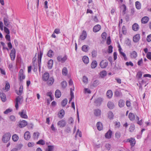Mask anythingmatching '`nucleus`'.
<instances>
[{
  "mask_svg": "<svg viewBox=\"0 0 151 151\" xmlns=\"http://www.w3.org/2000/svg\"><path fill=\"white\" fill-rule=\"evenodd\" d=\"M125 43L127 46L130 48L132 46L131 40L129 39H128L125 41Z\"/></svg>",
  "mask_w": 151,
  "mask_h": 151,
  "instance_id": "34",
  "label": "nucleus"
},
{
  "mask_svg": "<svg viewBox=\"0 0 151 151\" xmlns=\"http://www.w3.org/2000/svg\"><path fill=\"white\" fill-rule=\"evenodd\" d=\"M23 146L22 144H20L17 146V147L16 148L17 149V150L18 151V150H20L22 147Z\"/></svg>",
  "mask_w": 151,
  "mask_h": 151,
  "instance_id": "57",
  "label": "nucleus"
},
{
  "mask_svg": "<svg viewBox=\"0 0 151 151\" xmlns=\"http://www.w3.org/2000/svg\"><path fill=\"white\" fill-rule=\"evenodd\" d=\"M113 47L111 45L110 46H109L108 47V52L109 53H112L113 51Z\"/></svg>",
  "mask_w": 151,
  "mask_h": 151,
  "instance_id": "50",
  "label": "nucleus"
},
{
  "mask_svg": "<svg viewBox=\"0 0 151 151\" xmlns=\"http://www.w3.org/2000/svg\"><path fill=\"white\" fill-rule=\"evenodd\" d=\"M23 87L22 86H20L19 88V91H17L16 92L17 94L19 96H20L23 92Z\"/></svg>",
  "mask_w": 151,
  "mask_h": 151,
  "instance_id": "41",
  "label": "nucleus"
},
{
  "mask_svg": "<svg viewBox=\"0 0 151 151\" xmlns=\"http://www.w3.org/2000/svg\"><path fill=\"white\" fill-rule=\"evenodd\" d=\"M113 93L111 90H109L106 93V95L107 97L109 98H111L112 97Z\"/></svg>",
  "mask_w": 151,
  "mask_h": 151,
  "instance_id": "32",
  "label": "nucleus"
},
{
  "mask_svg": "<svg viewBox=\"0 0 151 151\" xmlns=\"http://www.w3.org/2000/svg\"><path fill=\"white\" fill-rule=\"evenodd\" d=\"M11 134L9 133H6L3 136L2 141L4 143L7 142L10 139L11 137Z\"/></svg>",
  "mask_w": 151,
  "mask_h": 151,
  "instance_id": "1",
  "label": "nucleus"
},
{
  "mask_svg": "<svg viewBox=\"0 0 151 151\" xmlns=\"http://www.w3.org/2000/svg\"><path fill=\"white\" fill-rule=\"evenodd\" d=\"M68 102V100L66 99H63L61 102V105L63 106H65L67 104Z\"/></svg>",
  "mask_w": 151,
  "mask_h": 151,
  "instance_id": "44",
  "label": "nucleus"
},
{
  "mask_svg": "<svg viewBox=\"0 0 151 151\" xmlns=\"http://www.w3.org/2000/svg\"><path fill=\"white\" fill-rule=\"evenodd\" d=\"M82 60L83 62L86 63L87 64L89 62V58L88 57L85 56L82 58Z\"/></svg>",
  "mask_w": 151,
  "mask_h": 151,
  "instance_id": "31",
  "label": "nucleus"
},
{
  "mask_svg": "<svg viewBox=\"0 0 151 151\" xmlns=\"http://www.w3.org/2000/svg\"><path fill=\"white\" fill-rule=\"evenodd\" d=\"M101 28V26L100 25L97 24L94 27L93 29V31L94 32H97L100 30Z\"/></svg>",
  "mask_w": 151,
  "mask_h": 151,
  "instance_id": "20",
  "label": "nucleus"
},
{
  "mask_svg": "<svg viewBox=\"0 0 151 151\" xmlns=\"http://www.w3.org/2000/svg\"><path fill=\"white\" fill-rule=\"evenodd\" d=\"M107 75V72L106 70H103L100 73V75L102 78L106 76Z\"/></svg>",
  "mask_w": 151,
  "mask_h": 151,
  "instance_id": "40",
  "label": "nucleus"
},
{
  "mask_svg": "<svg viewBox=\"0 0 151 151\" xmlns=\"http://www.w3.org/2000/svg\"><path fill=\"white\" fill-rule=\"evenodd\" d=\"M86 37L87 33L86 32L85 30H83L82 34L80 36L79 39L81 40H83L85 39Z\"/></svg>",
  "mask_w": 151,
  "mask_h": 151,
  "instance_id": "11",
  "label": "nucleus"
},
{
  "mask_svg": "<svg viewBox=\"0 0 151 151\" xmlns=\"http://www.w3.org/2000/svg\"><path fill=\"white\" fill-rule=\"evenodd\" d=\"M4 31L7 34H9L10 31L9 29L6 27H4Z\"/></svg>",
  "mask_w": 151,
  "mask_h": 151,
  "instance_id": "63",
  "label": "nucleus"
},
{
  "mask_svg": "<svg viewBox=\"0 0 151 151\" xmlns=\"http://www.w3.org/2000/svg\"><path fill=\"white\" fill-rule=\"evenodd\" d=\"M135 4L136 8L137 9H139L141 8V3L139 1H136Z\"/></svg>",
  "mask_w": 151,
  "mask_h": 151,
  "instance_id": "38",
  "label": "nucleus"
},
{
  "mask_svg": "<svg viewBox=\"0 0 151 151\" xmlns=\"http://www.w3.org/2000/svg\"><path fill=\"white\" fill-rule=\"evenodd\" d=\"M101 111L99 109H96L94 111V114L96 116H99L101 115Z\"/></svg>",
  "mask_w": 151,
  "mask_h": 151,
  "instance_id": "30",
  "label": "nucleus"
},
{
  "mask_svg": "<svg viewBox=\"0 0 151 151\" xmlns=\"http://www.w3.org/2000/svg\"><path fill=\"white\" fill-rule=\"evenodd\" d=\"M57 59L59 62H61L62 63L65 62V61L67 59V57L66 55L63 58H62L61 56H59L58 57Z\"/></svg>",
  "mask_w": 151,
  "mask_h": 151,
  "instance_id": "9",
  "label": "nucleus"
},
{
  "mask_svg": "<svg viewBox=\"0 0 151 151\" xmlns=\"http://www.w3.org/2000/svg\"><path fill=\"white\" fill-rule=\"evenodd\" d=\"M103 101V99L99 97L95 99L94 102L96 106H99L101 105Z\"/></svg>",
  "mask_w": 151,
  "mask_h": 151,
  "instance_id": "6",
  "label": "nucleus"
},
{
  "mask_svg": "<svg viewBox=\"0 0 151 151\" xmlns=\"http://www.w3.org/2000/svg\"><path fill=\"white\" fill-rule=\"evenodd\" d=\"M99 65L101 68H104L107 66L108 62L106 60H102L100 62Z\"/></svg>",
  "mask_w": 151,
  "mask_h": 151,
  "instance_id": "4",
  "label": "nucleus"
},
{
  "mask_svg": "<svg viewBox=\"0 0 151 151\" xmlns=\"http://www.w3.org/2000/svg\"><path fill=\"white\" fill-rule=\"evenodd\" d=\"M54 147L53 146L48 145V151H53Z\"/></svg>",
  "mask_w": 151,
  "mask_h": 151,
  "instance_id": "59",
  "label": "nucleus"
},
{
  "mask_svg": "<svg viewBox=\"0 0 151 151\" xmlns=\"http://www.w3.org/2000/svg\"><path fill=\"white\" fill-rule=\"evenodd\" d=\"M105 147L106 150H109L111 148V146L109 144L107 143L105 144Z\"/></svg>",
  "mask_w": 151,
  "mask_h": 151,
  "instance_id": "49",
  "label": "nucleus"
},
{
  "mask_svg": "<svg viewBox=\"0 0 151 151\" xmlns=\"http://www.w3.org/2000/svg\"><path fill=\"white\" fill-rule=\"evenodd\" d=\"M99 84L98 81L97 80L94 81L92 84L93 86L94 87H96Z\"/></svg>",
  "mask_w": 151,
  "mask_h": 151,
  "instance_id": "62",
  "label": "nucleus"
},
{
  "mask_svg": "<svg viewBox=\"0 0 151 151\" xmlns=\"http://www.w3.org/2000/svg\"><path fill=\"white\" fill-rule=\"evenodd\" d=\"M130 54L131 55V57L132 58H135L137 56V53L135 51H132Z\"/></svg>",
  "mask_w": 151,
  "mask_h": 151,
  "instance_id": "25",
  "label": "nucleus"
},
{
  "mask_svg": "<svg viewBox=\"0 0 151 151\" xmlns=\"http://www.w3.org/2000/svg\"><path fill=\"white\" fill-rule=\"evenodd\" d=\"M97 63L96 60L93 61L91 63V67L92 68H95L97 66Z\"/></svg>",
  "mask_w": 151,
  "mask_h": 151,
  "instance_id": "36",
  "label": "nucleus"
},
{
  "mask_svg": "<svg viewBox=\"0 0 151 151\" xmlns=\"http://www.w3.org/2000/svg\"><path fill=\"white\" fill-rule=\"evenodd\" d=\"M122 31L124 35H126L127 33V30L126 27L125 26H123L122 28Z\"/></svg>",
  "mask_w": 151,
  "mask_h": 151,
  "instance_id": "53",
  "label": "nucleus"
},
{
  "mask_svg": "<svg viewBox=\"0 0 151 151\" xmlns=\"http://www.w3.org/2000/svg\"><path fill=\"white\" fill-rule=\"evenodd\" d=\"M65 112L64 110L63 109L61 110L59 112L58 114V116L60 119H62L63 117L65 115Z\"/></svg>",
  "mask_w": 151,
  "mask_h": 151,
  "instance_id": "16",
  "label": "nucleus"
},
{
  "mask_svg": "<svg viewBox=\"0 0 151 151\" xmlns=\"http://www.w3.org/2000/svg\"><path fill=\"white\" fill-rule=\"evenodd\" d=\"M53 61L52 59H50L47 63V66L49 69H51L53 66Z\"/></svg>",
  "mask_w": 151,
  "mask_h": 151,
  "instance_id": "22",
  "label": "nucleus"
},
{
  "mask_svg": "<svg viewBox=\"0 0 151 151\" xmlns=\"http://www.w3.org/2000/svg\"><path fill=\"white\" fill-rule=\"evenodd\" d=\"M108 117L110 119H112L114 116V115L113 112L110 111L108 113Z\"/></svg>",
  "mask_w": 151,
  "mask_h": 151,
  "instance_id": "37",
  "label": "nucleus"
},
{
  "mask_svg": "<svg viewBox=\"0 0 151 151\" xmlns=\"http://www.w3.org/2000/svg\"><path fill=\"white\" fill-rule=\"evenodd\" d=\"M0 98L3 102H4L6 101V95L4 93H2L1 91H0Z\"/></svg>",
  "mask_w": 151,
  "mask_h": 151,
  "instance_id": "13",
  "label": "nucleus"
},
{
  "mask_svg": "<svg viewBox=\"0 0 151 151\" xmlns=\"http://www.w3.org/2000/svg\"><path fill=\"white\" fill-rule=\"evenodd\" d=\"M83 81L84 83H87L88 81V78L85 76H84L83 78Z\"/></svg>",
  "mask_w": 151,
  "mask_h": 151,
  "instance_id": "52",
  "label": "nucleus"
},
{
  "mask_svg": "<svg viewBox=\"0 0 151 151\" xmlns=\"http://www.w3.org/2000/svg\"><path fill=\"white\" fill-rule=\"evenodd\" d=\"M12 111V110L9 109H7L4 112V113L5 114H7L11 112Z\"/></svg>",
  "mask_w": 151,
  "mask_h": 151,
  "instance_id": "60",
  "label": "nucleus"
},
{
  "mask_svg": "<svg viewBox=\"0 0 151 151\" xmlns=\"http://www.w3.org/2000/svg\"><path fill=\"white\" fill-rule=\"evenodd\" d=\"M149 20V18L147 17H143L141 20L142 23L146 24L147 22Z\"/></svg>",
  "mask_w": 151,
  "mask_h": 151,
  "instance_id": "26",
  "label": "nucleus"
},
{
  "mask_svg": "<svg viewBox=\"0 0 151 151\" xmlns=\"http://www.w3.org/2000/svg\"><path fill=\"white\" fill-rule=\"evenodd\" d=\"M107 106L108 107L111 109H113L115 107L114 103L111 101H109L108 102Z\"/></svg>",
  "mask_w": 151,
  "mask_h": 151,
  "instance_id": "23",
  "label": "nucleus"
},
{
  "mask_svg": "<svg viewBox=\"0 0 151 151\" xmlns=\"http://www.w3.org/2000/svg\"><path fill=\"white\" fill-rule=\"evenodd\" d=\"M146 57L148 59L150 60H151V52H148Z\"/></svg>",
  "mask_w": 151,
  "mask_h": 151,
  "instance_id": "61",
  "label": "nucleus"
},
{
  "mask_svg": "<svg viewBox=\"0 0 151 151\" xmlns=\"http://www.w3.org/2000/svg\"><path fill=\"white\" fill-rule=\"evenodd\" d=\"M119 52L120 54H121V55L124 58V59L125 61H127L128 60V58L127 57V56L126 55V54L124 53V52H123L121 51L122 49L120 47V46H119Z\"/></svg>",
  "mask_w": 151,
  "mask_h": 151,
  "instance_id": "12",
  "label": "nucleus"
},
{
  "mask_svg": "<svg viewBox=\"0 0 151 151\" xmlns=\"http://www.w3.org/2000/svg\"><path fill=\"white\" fill-rule=\"evenodd\" d=\"M126 142H129L130 143V145L132 147L134 146L136 141L134 138L131 137L129 139H127Z\"/></svg>",
  "mask_w": 151,
  "mask_h": 151,
  "instance_id": "8",
  "label": "nucleus"
},
{
  "mask_svg": "<svg viewBox=\"0 0 151 151\" xmlns=\"http://www.w3.org/2000/svg\"><path fill=\"white\" fill-rule=\"evenodd\" d=\"M55 96L56 98H59L61 96V93L59 90L57 89L56 91L55 92Z\"/></svg>",
  "mask_w": 151,
  "mask_h": 151,
  "instance_id": "27",
  "label": "nucleus"
},
{
  "mask_svg": "<svg viewBox=\"0 0 151 151\" xmlns=\"http://www.w3.org/2000/svg\"><path fill=\"white\" fill-rule=\"evenodd\" d=\"M25 78V76L24 74V72L23 69H21L19 73V78L20 81L21 82Z\"/></svg>",
  "mask_w": 151,
  "mask_h": 151,
  "instance_id": "3",
  "label": "nucleus"
},
{
  "mask_svg": "<svg viewBox=\"0 0 151 151\" xmlns=\"http://www.w3.org/2000/svg\"><path fill=\"white\" fill-rule=\"evenodd\" d=\"M27 124V122L25 120H23L20 122L19 127L20 128H22L25 127Z\"/></svg>",
  "mask_w": 151,
  "mask_h": 151,
  "instance_id": "18",
  "label": "nucleus"
},
{
  "mask_svg": "<svg viewBox=\"0 0 151 151\" xmlns=\"http://www.w3.org/2000/svg\"><path fill=\"white\" fill-rule=\"evenodd\" d=\"M47 56L50 58H52V57L53 55V51L51 50H50L47 52Z\"/></svg>",
  "mask_w": 151,
  "mask_h": 151,
  "instance_id": "35",
  "label": "nucleus"
},
{
  "mask_svg": "<svg viewBox=\"0 0 151 151\" xmlns=\"http://www.w3.org/2000/svg\"><path fill=\"white\" fill-rule=\"evenodd\" d=\"M125 65L127 66L130 65L132 67L134 66L133 64L131 61H129V62H127L125 63Z\"/></svg>",
  "mask_w": 151,
  "mask_h": 151,
  "instance_id": "54",
  "label": "nucleus"
},
{
  "mask_svg": "<svg viewBox=\"0 0 151 151\" xmlns=\"http://www.w3.org/2000/svg\"><path fill=\"white\" fill-rule=\"evenodd\" d=\"M134 125L132 124L131 125L129 128V131L131 132H133L134 129Z\"/></svg>",
  "mask_w": 151,
  "mask_h": 151,
  "instance_id": "56",
  "label": "nucleus"
},
{
  "mask_svg": "<svg viewBox=\"0 0 151 151\" xmlns=\"http://www.w3.org/2000/svg\"><path fill=\"white\" fill-rule=\"evenodd\" d=\"M112 132L110 129H109L108 131L105 134V137L107 139H110L111 137Z\"/></svg>",
  "mask_w": 151,
  "mask_h": 151,
  "instance_id": "19",
  "label": "nucleus"
},
{
  "mask_svg": "<svg viewBox=\"0 0 151 151\" xmlns=\"http://www.w3.org/2000/svg\"><path fill=\"white\" fill-rule=\"evenodd\" d=\"M16 52V50L14 48H13L11 51L10 56L12 60H15Z\"/></svg>",
  "mask_w": 151,
  "mask_h": 151,
  "instance_id": "5",
  "label": "nucleus"
},
{
  "mask_svg": "<svg viewBox=\"0 0 151 151\" xmlns=\"http://www.w3.org/2000/svg\"><path fill=\"white\" fill-rule=\"evenodd\" d=\"M121 136V133L119 132H117L115 134V137L117 139H119Z\"/></svg>",
  "mask_w": 151,
  "mask_h": 151,
  "instance_id": "47",
  "label": "nucleus"
},
{
  "mask_svg": "<svg viewBox=\"0 0 151 151\" xmlns=\"http://www.w3.org/2000/svg\"><path fill=\"white\" fill-rule=\"evenodd\" d=\"M129 118L131 121H133L135 119V116L132 113H130L129 115Z\"/></svg>",
  "mask_w": 151,
  "mask_h": 151,
  "instance_id": "33",
  "label": "nucleus"
},
{
  "mask_svg": "<svg viewBox=\"0 0 151 151\" xmlns=\"http://www.w3.org/2000/svg\"><path fill=\"white\" fill-rule=\"evenodd\" d=\"M49 78V74L48 73L45 72L43 74L42 76V79L43 81H46Z\"/></svg>",
  "mask_w": 151,
  "mask_h": 151,
  "instance_id": "14",
  "label": "nucleus"
},
{
  "mask_svg": "<svg viewBox=\"0 0 151 151\" xmlns=\"http://www.w3.org/2000/svg\"><path fill=\"white\" fill-rule=\"evenodd\" d=\"M37 144L44 145L45 144V142L42 139H40L37 142Z\"/></svg>",
  "mask_w": 151,
  "mask_h": 151,
  "instance_id": "48",
  "label": "nucleus"
},
{
  "mask_svg": "<svg viewBox=\"0 0 151 151\" xmlns=\"http://www.w3.org/2000/svg\"><path fill=\"white\" fill-rule=\"evenodd\" d=\"M124 101L122 100H120L119 101V106L122 108L124 106Z\"/></svg>",
  "mask_w": 151,
  "mask_h": 151,
  "instance_id": "39",
  "label": "nucleus"
},
{
  "mask_svg": "<svg viewBox=\"0 0 151 151\" xmlns=\"http://www.w3.org/2000/svg\"><path fill=\"white\" fill-rule=\"evenodd\" d=\"M12 139L14 142H16L18 140L19 137L16 134H14L12 137Z\"/></svg>",
  "mask_w": 151,
  "mask_h": 151,
  "instance_id": "43",
  "label": "nucleus"
},
{
  "mask_svg": "<svg viewBox=\"0 0 151 151\" xmlns=\"http://www.w3.org/2000/svg\"><path fill=\"white\" fill-rule=\"evenodd\" d=\"M23 99L22 96H18L15 99V107L17 110L18 108L19 104L21 103V101Z\"/></svg>",
  "mask_w": 151,
  "mask_h": 151,
  "instance_id": "2",
  "label": "nucleus"
},
{
  "mask_svg": "<svg viewBox=\"0 0 151 151\" xmlns=\"http://www.w3.org/2000/svg\"><path fill=\"white\" fill-rule=\"evenodd\" d=\"M132 30L135 31H138L139 29V26L137 23H134L132 26Z\"/></svg>",
  "mask_w": 151,
  "mask_h": 151,
  "instance_id": "17",
  "label": "nucleus"
},
{
  "mask_svg": "<svg viewBox=\"0 0 151 151\" xmlns=\"http://www.w3.org/2000/svg\"><path fill=\"white\" fill-rule=\"evenodd\" d=\"M24 138L26 140H29L30 138V133L28 131L26 132L24 135Z\"/></svg>",
  "mask_w": 151,
  "mask_h": 151,
  "instance_id": "21",
  "label": "nucleus"
},
{
  "mask_svg": "<svg viewBox=\"0 0 151 151\" xmlns=\"http://www.w3.org/2000/svg\"><path fill=\"white\" fill-rule=\"evenodd\" d=\"M122 7L124 9L123 10V11H122V12L124 14L126 13L125 12L127 9L126 6L125 4H123L122 5Z\"/></svg>",
  "mask_w": 151,
  "mask_h": 151,
  "instance_id": "58",
  "label": "nucleus"
},
{
  "mask_svg": "<svg viewBox=\"0 0 151 151\" xmlns=\"http://www.w3.org/2000/svg\"><path fill=\"white\" fill-rule=\"evenodd\" d=\"M115 95L117 97H120L122 96V93L119 90H116L115 92Z\"/></svg>",
  "mask_w": 151,
  "mask_h": 151,
  "instance_id": "29",
  "label": "nucleus"
},
{
  "mask_svg": "<svg viewBox=\"0 0 151 151\" xmlns=\"http://www.w3.org/2000/svg\"><path fill=\"white\" fill-rule=\"evenodd\" d=\"M47 81V84L48 85H51L54 82V79L52 77L50 78Z\"/></svg>",
  "mask_w": 151,
  "mask_h": 151,
  "instance_id": "28",
  "label": "nucleus"
},
{
  "mask_svg": "<svg viewBox=\"0 0 151 151\" xmlns=\"http://www.w3.org/2000/svg\"><path fill=\"white\" fill-rule=\"evenodd\" d=\"M147 40L148 42L151 41V34L148 35L147 37Z\"/></svg>",
  "mask_w": 151,
  "mask_h": 151,
  "instance_id": "64",
  "label": "nucleus"
},
{
  "mask_svg": "<svg viewBox=\"0 0 151 151\" xmlns=\"http://www.w3.org/2000/svg\"><path fill=\"white\" fill-rule=\"evenodd\" d=\"M140 35L139 34L135 35L133 37V41L134 42H137L139 40Z\"/></svg>",
  "mask_w": 151,
  "mask_h": 151,
  "instance_id": "15",
  "label": "nucleus"
},
{
  "mask_svg": "<svg viewBox=\"0 0 151 151\" xmlns=\"http://www.w3.org/2000/svg\"><path fill=\"white\" fill-rule=\"evenodd\" d=\"M62 73L63 75L66 76L67 75L68 70L66 67L63 68L62 70Z\"/></svg>",
  "mask_w": 151,
  "mask_h": 151,
  "instance_id": "45",
  "label": "nucleus"
},
{
  "mask_svg": "<svg viewBox=\"0 0 151 151\" xmlns=\"http://www.w3.org/2000/svg\"><path fill=\"white\" fill-rule=\"evenodd\" d=\"M96 126L98 130L100 131L102 129L103 125L101 122H98L96 124Z\"/></svg>",
  "mask_w": 151,
  "mask_h": 151,
  "instance_id": "24",
  "label": "nucleus"
},
{
  "mask_svg": "<svg viewBox=\"0 0 151 151\" xmlns=\"http://www.w3.org/2000/svg\"><path fill=\"white\" fill-rule=\"evenodd\" d=\"M66 123L65 121L63 119L61 120L57 123V125L61 128L63 127L66 126Z\"/></svg>",
  "mask_w": 151,
  "mask_h": 151,
  "instance_id": "7",
  "label": "nucleus"
},
{
  "mask_svg": "<svg viewBox=\"0 0 151 151\" xmlns=\"http://www.w3.org/2000/svg\"><path fill=\"white\" fill-rule=\"evenodd\" d=\"M88 46L87 45H84L82 47V50L84 52H86L88 50Z\"/></svg>",
  "mask_w": 151,
  "mask_h": 151,
  "instance_id": "42",
  "label": "nucleus"
},
{
  "mask_svg": "<svg viewBox=\"0 0 151 151\" xmlns=\"http://www.w3.org/2000/svg\"><path fill=\"white\" fill-rule=\"evenodd\" d=\"M19 114L22 118L25 119H26L27 118V116L26 114V111L24 110H22L21 112H19Z\"/></svg>",
  "mask_w": 151,
  "mask_h": 151,
  "instance_id": "10",
  "label": "nucleus"
},
{
  "mask_svg": "<svg viewBox=\"0 0 151 151\" xmlns=\"http://www.w3.org/2000/svg\"><path fill=\"white\" fill-rule=\"evenodd\" d=\"M61 86L63 88H65L67 86V83L65 81H62L61 83Z\"/></svg>",
  "mask_w": 151,
  "mask_h": 151,
  "instance_id": "46",
  "label": "nucleus"
},
{
  "mask_svg": "<svg viewBox=\"0 0 151 151\" xmlns=\"http://www.w3.org/2000/svg\"><path fill=\"white\" fill-rule=\"evenodd\" d=\"M5 38L6 40L9 42H10L11 41L10 37L9 34H7L6 35Z\"/></svg>",
  "mask_w": 151,
  "mask_h": 151,
  "instance_id": "55",
  "label": "nucleus"
},
{
  "mask_svg": "<svg viewBox=\"0 0 151 151\" xmlns=\"http://www.w3.org/2000/svg\"><path fill=\"white\" fill-rule=\"evenodd\" d=\"M40 133L38 132H35L33 134V137L35 138H37L39 136Z\"/></svg>",
  "mask_w": 151,
  "mask_h": 151,
  "instance_id": "51",
  "label": "nucleus"
}]
</instances>
